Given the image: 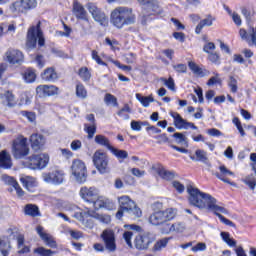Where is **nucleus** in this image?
I'll use <instances>...</instances> for the list:
<instances>
[{
  "mask_svg": "<svg viewBox=\"0 0 256 256\" xmlns=\"http://www.w3.org/2000/svg\"><path fill=\"white\" fill-rule=\"evenodd\" d=\"M187 193L189 194V203L198 209H207L216 214L218 211L223 215H229V210L219 205V202L209 193L202 192L198 188L193 186L187 187Z\"/></svg>",
  "mask_w": 256,
  "mask_h": 256,
  "instance_id": "f257e3e1",
  "label": "nucleus"
},
{
  "mask_svg": "<svg viewBox=\"0 0 256 256\" xmlns=\"http://www.w3.org/2000/svg\"><path fill=\"white\" fill-rule=\"evenodd\" d=\"M136 19L133 8L127 6H118L110 14V23L116 29H123L126 25H133Z\"/></svg>",
  "mask_w": 256,
  "mask_h": 256,
  "instance_id": "f03ea898",
  "label": "nucleus"
},
{
  "mask_svg": "<svg viewBox=\"0 0 256 256\" xmlns=\"http://www.w3.org/2000/svg\"><path fill=\"white\" fill-rule=\"evenodd\" d=\"M37 39L39 47L45 45V37H43V31H41V22H38L37 26H31L27 32L26 48L35 49L37 47Z\"/></svg>",
  "mask_w": 256,
  "mask_h": 256,
  "instance_id": "7ed1b4c3",
  "label": "nucleus"
},
{
  "mask_svg": "<svg viewBox=\"0 0 256 256\" xmlns=\"http://www.w3.org/2000/svg\"><path fill=\"white\" fill-rule=\"evenodd\" d=\"M177 217V209L167 208L165 210H158L152 213L149 217V223L151 225H163L168 221H173Z\"/></svg>",
  "mask_w": 256,
  "mask_h": 256,
  "instance_id": "20e7f679",
  "label": "nucleus"
},
{
  "mask_svg": "<svg viewBox=\"0 0 256 256\" xmlns=\"http://www.w3.org/2000/svg\"><path fill=\"white\" fill-rule=\"evenodd\" d=\"M49 164V154L32 155L22 161L27 169H45Z\"/></svg>",
  "mask_w": 256,
  "mask_h": 256,
  "instance_id": "39448f33",
  "label": "nucleus"
},
{
  "mask_svg": "<svg viewBox=\"0 0 256 256\" xmlns=\"http://www.w3.org/2000/svg\"><path fill=\"white\" fill-rule=\"evenodd\" d=\"M118 203L120 209H123V211H126V213L134 218H139L141 217V215H143V212H141V208L137 207L135 201H133L131 197L127 195L118 197Z\"/></svg>",
  "mask_w": 256,
  "mask_h": 256,
  "instance_id": "423d86ee",
  "label": "nucleus"
},
{
  "mask_svg": "<svg viewBox=\"0 0 256 256\" xmlns=\"http://www.w3.org/2000/svg\"><path fill=\"white\" fill-rule=\"evenodd\" d=\"M12 155L15 159H23L29 155V146L27 145V138L20 135L14 139L12 144Z\"/></svg>",
  "mask_w": 256,
  "mask_h": 256,
  "instance_id": "0eeeda50",
  "label": "nucleus"
},
{
  "mask_svg": "<svg viewBox=\"0 0 256 256\" xmlns=\"http://www.w3.org/2000/svg\"><path fill=\"white\" fill-rule=\"evenodd\" d=\"M71 173L77 183H85L87 181V166H85V162L79 159L73 160Z\"/></svg>",
  "mask_w": 256,
  "mask_h": 256,
  "instance_id": "6e6552de",
  "label": "nucleus"
},
{
  "mask_svg": "<svg viewBox=\"0 0 256 256\" xmlns=\"http://www.w3.org/2000/svg\"><path fill=\"white\" fill-rule=\"evenodd\" d=\"M86 8L96 23H99L102 27H107L109 25V17H107V14H105L103 10L97 7V4L89 2L86 4Z\"/></svg>",
  "mask_w": 256,
  "mask_h": 256,
  "instance_id": "1a4fd4ad",
  "label": "nucleus"
},
{
  "mask_svg": "<svg viewBox=\"0 0 256 256\" xmlns=\"http://www.w3.org/2000/svg\"><path fill=\"white\" fill-rule=\"evenodd\" d=\"M93 163L102 175L109 173V157H107V153L101 150L96 151L93 155Z\"/></svg>",
  "mask_w": 256,
  "mask_h": 256,
  "instance_id": "9d476101",
  "label": "nucleus"
},
{
  "mask_svg": "<svg viewBox=\"0 0 256 256\" xmlns=\"http://www.w3.org/2000/svg\"><path fill=\"white\" fill-rule=\"evenodd\" d=\"M100 237L107 251H110V253L117 251L115 231H113L112 229H105L102 231Z\"/></svg>",
  "mask_w": 256,
  "mask_h": 256,
  "instance_id": "9b49d317",
  "label": "nucleus"
},
{
  "mask_svg": "<svg viewBox=\"0 0 256 256\" xmlns=\"http://www.w3.org/2000/svg\"><path fill=\"white\" fill-rule=\"evenodd\" d=\"M140 5H143L144 8L141 12V17L145 21H147V17H151V15H157L159 13V6L155 0H138Z\"/></svg>",
  "mask_w": 256,
  "mask_h": 256,
  "instance_id": "f8f14e48",
  "label": "nucleus"
},
{
  "mask_svg": "<svg viewBox=\"0 0 256 256\" xmlns=\"http://www.w3.org/2000/svg\"><path fill=\"white\" fill-rule=\"evenodd\" d=\"M42 179L45 183L52 185H61L65 181V172L62 170H54L52 172H45L42 174Z\"/></svg>",
  "mask_w": 256,
  "mask_h": 256,
  "instance_id": "ddd939ff",
  "label": "nucleus"
},
{
  "mask_svg": "<svg viewBox=\"0 0 256 256\" xmlns=\"http://www.w3.org/2000/svg\"><path fill=\"white\" fill-rule=\"evenodd\" d=\"M37 7V0H21L16 1L10 6L12 13H25L28 9H35Z\"/></svg>",
  "mask_w": 256,
  "mask_h": 256,
  "instance_id": "4468645a",
  "label": "nucleus"
},
{
  "mask_svg": "<svg viewBox=\"0 0 256 256\" xmlns=\"http://www.w3.org/2000/svg\"><path fill=\"white\" fill-rule=\"evenodd\" d=\"M80 197L86 203H91L95 207V202L99 199V190L95 187L84 186L80 189Z\"/></svg>",
  "mask_w": 256,
  "mask_h": 256,
  "instance_id": "2eb2a0df",
  "label": "nucleus"
},
{
  "mask_svg": "<svg viewBox=\"0 0 256 256\" xmlns=\"http://www.w3.org/2000/svg\"><path fill=\"white\" fill-rule=\"evenodd\" d=\"M5 60L10 65H22L23 61H25V56L19 50L10 49L5 53Z\"/></svg>",
  "mask_w": 256,
  "mask_h": 256,
  "instance_id": "dca6fc26",
  "label": "nucleus"
},
{
  "mask_svg": "<svg viewBox=\"0 0 256 256\" xmlns=\"http://www.w3.org/2000/svg\"><path fill=\"white\" fill-rule=\"evenodd\" d=\"M171 117L174 119V125L177 129H193L197 131V126L193 122H188L187 120L181 117V114L177 112H172Z\"/></svg>",
  "mask_w": 256,
  "mask_h": 256,
  "instance_id": "f3484780",
  "label": "nucleus"
},
{
  "mask_svg": "<svg viewBox=\"0 0 256 256\" xmlns=\"http://www.w3.org/2000/svg\"><path fill=\"white\" fill-rule=\"evenodd\" d=\"M72 13L76 19L80 21H89V14L87 13V10H85V6L77 0L72 4Z\"/></svg>",
  "mask_w": 256,
  "mask_h": 256,
  "instance_id": "a211bd4d",
  "label": "nucleus"
},
{
  "mask_svg": "<svg viewBox=\"0 0 256 256\" xmlns=\"http://www.w3.org/2000/svg\"><path fill=\"white\" fill-rule=\"evenodd\" d=\"M59 93V88L55 85H39L36 87L38 97H53Z\"/></svg>",
  "mask_w": 256,
  "mask_h": 256,
  "instance_id": "6ab92c4d",
  "label": "nucleus"
},
{
  "mask_svg": "<svg viewBox=\"0 0 256 256\" xmlns=\"http://www.w3.org/2000/svg\"><path fill=\"white\" fill-rule=\"evenodd\" d=\"M94 209H106L107 211H113V209H115V202L105 196H98V199L94 204Z\"/></svg>",
  "mask_w": 256,
  "mask_h": 256,
  "instance_id": "aec40b11",
  "label": "nucleus"
},
{
  "mask_svg": "<svg viewBox=\"0 0 256 256\" xmlns=\"http://www.w3.org/2000/svg\"><path fill=\"white\" fill-rule=\"evenodd\" d=\"M219 171L220 172L215 173L217 179H220V181H223L224 183H228V185H235L228 178L235 177V173L233 171L229 170L225 165L219 166Z\"/></svg>",
  "mask_w": 256,
  "mask_h": 256,
  "instance_id": "412c9836",
  "label": "nucleus"
},
{
  "mask_svg": "<svg viewBox=\"0 0 256 256\" xmlns=\"http://www.w3.org/2000/svg\"><path fill=\"white\" fill-rule=\"evenodd\" d=\"M29 141H30L31 147L34 151H41V149H43V147L45 146V143H46L45 136H43L42 134H39V133L32 134L30 136Z\"/></svg>",
  "mask_w": 256,
  "mask_h": 256,
  "instance_id": "4be33fe9",
  "label": "nucleus"
},
{
  "mask_svg": "<svg viewBox=\"0 0 256 256\" xmlns=\"http://www.w3.org/2000/svg\"><path fill=\"white\" fill-rule=\"evenodd\" d=\"M36 231H37L38 235L41 237L42 241H44V243L48 247H51L52 249H56L57 242H55V240L53 239V236H51V235L45 233V231H43L42 226H38L36 228Z\"/></svg>",
  "mask_w": 256,
  "mask_h": 256,
  "instance_id": "5701e85b",
  "label": "nucleus"
},
{
  "mask_svg": "<svg viewBox=\"0 0 256 256\" xmlns=\"http://www.w3.org/2000/svg\"><path fill=\"white\" fill-rule=\"evenodd\" d=\"M151 243V238L148 235H138L134 240V245L136 249L143 251L149 247Z\"/></svg>",
  "mask_w": 256,
  "mask_h": 256,
  "instance_id": "b1692460",
  "label": "nucleus"
},
{
  "mask_svg": "<svg viewBox=\"0 0 256 256\" xmlns=\"http://www.w3.org/2000/svg\"><path fill=\"white\" fill-rule=\"evenodd\" d=\"M13 162L11 161V154L5 150L0 152V169H11Z\"/></svg>",
  "mask_w": 256,
  "mask_h": 256,
  "instance_id": "393cba45",
  "label": "nucleus"
},
{
  "mask_svg": "<svg viewBox=\"0 0 256 256\" xmlns=\"http://www.w3.org/2000/svg\"><path fill=\"white\" fill-rule=\"evenodd\" d=\"M20 181L27 191L33 192L37 187V180L31 176H24L20 178Z\"/></svg>",
  "mask_w": 256,
  "mask_h": 256,
  "instance_id": "a878e982",
  "label": "nucleus"
},
{
  "mask_svg": "<svg viewBox=\"0 0 256 256\" xmlns=\"http://www.w3.org/2000/svg\"><path fill=\"white\" fill-rule=\"evenodd\" d=\"M41 77L43 81H49L50 83H53V81H57L58 75L55 71V68L50 67L44 70V72L41 74Z\"/></svg>",
  "mask_w": 256,
  "mask_h": 256,
  "instance_id": "bb28decb",
  "label": "nucleus"
},
{
  "mask_svg": "<svg viewBox=\"0 0 256 256\" xmlns=\"http://www.w3.org/2000/svg\"><path fill=\"white\" fill-rule=\"evenodd\" d=\"M188 67L197 77H207L209 75V70L199 67L195 62H189Z\"/></svg>",
  "mask_w": 256,
  "mask_h": 256,
  "instance_id": "cd10ccee",
  "label": "nucleus"
},
{
  "mask_svg": "<svg viewBox=\"0 0 256 256\" xmlns=\"http://www.w3.org/2000/svg\"><path fill=\"white\" fill-rule=\"evenodd\" d=\"M156 173H158V175L162 178L165 179L166 181H171V179H175V173L166 170L165 167H163L162 165H158L155 168Z\"/></svg>",
  "mask_w": 256,
  "mask_h": 256,
  "instance_id": "c85d7f7f",
  "label": "nucleus"
},
{
  "mask_svg": "<svg viewBox=\"0 0 256 256\" xmlns=\"http://www.w3.org/2000/svg\"><path fill=\"white\" fill-rule=\"evenodd\" d=\"M213 21H215V18H213V16H208L206 19H203L196 26L195 33L199 35L203 30V27H211V25H213Z\"/></svg>",
  "mask_w": 256,
  "mask_h": 256,
  "instance_id": "c756f323",
  "label": "nucleus"
},
{
  "mask_svg": "<svg viewBox=\"0 0 256 256\" xmlns=\"http://www.w3.org/2000/svg\"><path fill=\"white\" fill-rule=\"evenodd\" d=\"M24 213L29 217H39V215H41L39 212V207L35 204H27L24 207Z\"/></svg>",
  "mask_w": 256,
  "mask_h": 256,
  "instance_id": "7c9ffc66",
  "label": "nucleus"
},
{
  "mask_svg": "<svg viewBox=\"0 0 256 256\" xmlns=\"http://www.w3.org/2000/svg\"><path fill=\"white\" fill-rule=\"evenodd\" d=\"M0 253L2 256H9V253H11V242L1 237H0Z\"/></svg>",
  "mask_w": 256,
  "mask_h": 256,
  "instance_id": "2f4dec72",
  "label": "nucleus"
},
{
  "mask_svg": "<svg viewBox=\"0 0 256 256\" xmlns=\"http://www.w3.org/2000/svg\"><path fill=\"white\" fill-rule=\"evenodd\" d=\"M3 105L6 107H15L17 101L15 100V95L12 92H6L3 96Z\"/></svg>",
  "mask_w": 256,
  "mask_h": 256,
  "instance_id": "473e14b6",
  "label": "nucleus"
},
{
  "mask_svg": "<svg viewBox=\"0 0 256 256\" xmlns=\"http://www.w3.org/2000/svg\"><path fill=\"white\" fill-rule=\"evenodd\" d=\"M136 99L141 103L142 107H149L151 103L155 102V99L153 98V94H150L149 96H143L137 93Z\"/></svg>",
  "mask_w": 256,
  "mask_h": 256,
  "instance_id": "72a5a7b5",
  "label": "nucleus"
},
{
  "mask_svg": "<svg viewBox=\"0 0 256 256\" xmlns=\"http://www.w3.org/2000/svg\"><path fill=\"white\" fill-rule=\"evenodd\" d=\"M94 141L97 145H101L102 147H107L109 151L113 147L111 146V142L109 141V138L101 134L96 135Z\"/></svg>",
  "mask_w": 256,
  "mask_h": 256,
  "instance_id": "f704fd0d",
  "label": "nucleus"
},
{
  "mask_svg": "<svg viewBox=\"0 0 256 256\" xmlns=\"http://www.w3.org/2000/svg\"><path fill=\"white\" fill-rule=\"evenodd\" d=\"M220 237L228 247H237V240L233 239L229 232H221Z\"/></svg>",
  "mask_w": 256,
  "mask_h": 256,
  "instance_id": "c9c22d12",
  "label": "nucleus"
},
{
  "mask_svg": "<svg viewBox=\"0 0 256 256\" xmlns=\"http://www.w3.org/2000/svg\"><path fill=\"white\" fill-rule=\"evenodd\" d=\"M22 77H23L25 83H35V80L37 79V74L35 73V70L27 69L22 74Z\"/></svg>",
  "mask_w": 256,
  "mask_h": 256,
  "instance_id": "e433bc0d",
  "label": "nucleus"
},
{
  "mask_svg": "<svg viewBox=\"0 0 256 256\" xmlns=\"http://www.w3.org/2000/svg\"><path fill=\"white\" fill-rule=\"evenodd\" d=\"M195 156H190V159H192V161H200L201 163H207V152H205V150H201L198 149L195 152Z\"/></svg>",
  "mask_w": 256,
  "mask_h": 256,
  "instance_id": "4c0bfd02",
  "label": "nucleus"
},
{
  "mask_svg": "<svg viewBox=\"0 0 256 256\" xmlns=\"http://www.w3.org/2000/svg\"><path fill=\"white\" fill-rule=\"evenodd\" d=\"M78 75L80 79L84 81V83L91 81V71H89V68L87 67L80 68L78 71Z\"/></svg>",
  "mask_w": 256,
  "mask_h": 256,
  "instance_id": "58836bf2",
  "label": "nucleus"
},
{
  "mask_svg": "<svg viewBox=\"0 0 256 256\" xmlns=\"http://www.w3.org/2000/svg\"><path fill=\"white\" fill-rule=\"evenodd\" d=\"M169 241H171V237L162 238L158 240L153 246V251H161L162 249H165Z\"/></svg>",
  "mask_w": 256,
  "mask_h": 256,
  "instance_id": "ea45409f",
  "label": "nucleus"
},
{
  "mask_svg": "<svg viewBox=\"0 0 256 256\" xmlns=\"http://www.w3.org/2000/svg\"><path fill=\"white\" fill-rule=\"evenodd\" d=\"M185 229H187V226L183 222H175L170 226L172 233H184Z\"/></svg>",
  "mask_w": 256,
  "mask_h": 256,
  "instance_id": "a19ab883",
  "label": "nucleus"
},
{
  "mask_svg": "<svg viewBox=\"0 0 256 256\" xmlns=\"http://www.w3.org/2000/svg\"><path fill=\"white\" fill-rule=\"evenodd\" d=\"M243 183H245V185H248V187L252 190L255 191V187H256V178L253 174H250L248 176H246L245 178L242 179Z\"/></svg>",
  "mask_w": 256,
  "mask_h": 256,
  "instance_id": "79ce46f5",
  "label": "nucleus"
},
{
  "mask_svg": "<svg viewBox=\"0 0 256 256\" xmlns=\"http://www.w3.org/2000/svg\"><path fill=\"white\" fill-rule=\"evenodd\" d=\"M110 151L117 157V159H127L129 157V153H127V151L117 149L113 146L110 148Z\"/></svg>",
  "mask_w": 256,
  "mask_h": 256,
  "instance_id": "37998d69",
  "label": "nucleus"
},
{
  "mask_svg": "<svg viewBox=\"0 0 256 256\" xmlns=\"http://www.w3.org/2000/svg\"><path fill=\"white\" fill-rule=\"evenodd\" d=\"M227 83L231 93H237L239 91L238 81L235 77L229 76Z\"/></svg>",
  "mask_w": 256,
  "mask_h": 256,
  "instance_id": "c03bdc74",
  "label": "nucleus"
},
{
  "mask_svg": "<svg viewBox=\"0 0 256 256\" xmlns=\"http://www.w3.org/2000/svg\"><path fill=\"white\" fill-rule=\"evenodd\" d=\"M76 96L80 99H87V89L82 83L76 85Z\"/></svg>",
  "mask_w": 256,
  "mask_h": 256,
  "instance_id": "a18cd8bd",
  "label": "nucleus"
},
{
  "mask_svg": "<svg viewBox=\"0 0 256 256\" xmlns=\"http://www.w3.org/2000/svg\"><path fill=\"white\" fill-rule=\"evenodd\" d=\"M104 103H106L107 105H112L113 107L119 106V103L117 102V97L109 93L105 94Z\"/></svg>",
  "mask_w": 256,
  "mask_h": 256,
  "instance_id": "49530a36",
  "label": "nucleus"
},
{
  "mask_svg": "<svg viewBox=\"0 0 256 256\" xmlns=\"http://www.w3.org/2000/svg\"><path fill=\"white\" fill-rule=\"evenodd\" d=\"M84 131H86V133L88 134V139H93V136L95 135V133H97V126L95 125V123H93L92 125L85 124Z\"/></svg>",
  "mask_w": 256,
  "mask_h": 256,
  "instance_id": "de8ad7c7",
  "label": "nucleus"
},
{
  "mask_svg": "<svg viewBox=\"0 0 256 256\" xmlns=\"http://www.w3.org/2000/svg\"><path fill=\"white\" fill-rule=\"evenodd\" d=\"M34 253H37L40 256H51L55 255V251H52L51 249H47L45 247H38L34 250Z\"/></svg>",
  "mask_w": 256,
  "mask_h": 256,
  "instance_id": "09e8293b",
  "label": "nucleus"
},
{
  "mask_svg": "<svg viewBox=\"0 0 256 256\" xmlns=\"http://www.w3.org/2000/svg\"><path fill=\"white\" fill-rule=\"evenodd\" d=\"M173 137L178 145H187V137L183 133L176 132L173 134Z\"/></svg>",
  "mask_w": 256,
  "mask_h": 256,
  "instance_id": "8fccbe9b",
  "label": "nucleus"
},
{
  "mask_svg": "<svg viewBox=\"0 0 256 256\" xmlns=\"http://www.w3.org/2000/svg\"><path fill=\"white\" fill-rule=\"evenodd\" d=\"M160 81L168 88L170 91H175V80L172 77L160 78Z\"/></svg>",
  "mask_w": 256,
  "mask_h": 256,
  "instance_id": "3c124183",
  "label": "nucleus"
},
{
  "mask_svg": "<svg viewBox=\"0 0 256 256\" xmlns=\"http://www.w3.org/2000/svg\"><path fill=\"white\" fill-rule=\"evenodd\" d=\"M221 211L216 212V214H214L216 217H218L221 221V223H223L224 225H227L228 227H235V223H233V221L225 218V216L221 215Z\"/></svg>",
  "mask_w": 256,
  "mask_h": 256,
  "instance_id": "603ef678",
  "label": "nucleus"
},
{
  "mask_svg": "<svg viewBox=\"0 0 256 256\" xmlns=\"http://www.w3.org/2000/svg\"><path fill=\"white\" fill-rule=\"evenodd\" d=\"M1 181H3V183H5V185H11L12 187H14V185H17V180H15V178H13L7 174H3L1 176Z\"/></svg>",
  "mask_w": 256,
  "mask_h": 256,
  "instance_id": "864d4df0",
  "label": "nucleus"
},
{
  "mask_svg": "<svg viewBox=\"0 0 256 256\" xmlns=\"http://www.w3.org/2000/svg\"><path fill=\"white\" fill-rule=\"evenodd\" d=\"M123 239L125 240L126 245H128L130 249H133V243L131 242V240L133 239V232L131 231L124 232Z\"/></svg>",
  "mask_w": 256,
  "mask_h": 256,
  "instance_id": "5fc2aeb1",
  "label": "nucleus"
},
{
  "mask_svg": "<svg viewBox=\"0 0 256 256\" xmlns=\"http://www.w3.org/2000/svg\"><path fill=\"white\" fill-rule=\"evenodd\" d=\"M94 218L100 221V223H105L106 225L111 223V216L109 215L96 214Z\"/></svg>",
  "mask_w": 256,
  "mask_h": 256,
  "instance_id": "6e6d98bb",
  "label": "nucleus"
},
{
  "mask_svg": "<svg viewBox=\"0 0 256 256\" xmlns=\"http://www.w3.org/2000/svg\"><path fill=\"white\" fill-rule=\"evenodd\" d=\"M207 249V244L203 243V242H199L198 244H196L195 246L192 247V251L194 253H197L198 251H205Z\"/></svg>",
  "mask_w": 256,
  "mask_h": 256,
  "instance_id": "4d7b16f0",
  "label": "nucleus"
},
{
  "mask_svg": "<svg viewBox=\"0 0 256 256\" xmlns=\"http://www.w3.org/2000/svg\"><path fill=\"white\" fill-rule=\"evenodd\" d=\"M92 59L94 61H96V63L98 65H104V66L107 65V63H105V62H103V60H101V57L99 56V53L96 50L92 51Z\"/></svg>",
  "mask_w": 256,
  "mask_h": 256,
  "instance_id": "13d9d810",
  "label": "nucleus"
},
{
  "mask_svg": "<svg viewBox=\"0 0 256 256\" xmlns=\"http://www.w3.org/2000/svg\"><path fill=\"white\" fill-rule=\"evenodd\" d=\"M172 187H174V189H176V191H178V193H183L185 191V185H183L179 181H173Z\"/></svg>",
  "mask_w": 256,
  "mask_h": 256,
  "instance_id": "bf43d9fd",
  "label": "nucleus"
},
{
  "mask_svg": "<svg viewBox=\"0 0 256 256\" xmlns=\"http://www.w3.org/2000/svg\"><path fill=\"white\" fill-rule=\"evenodd\" d=\"M203 51L205 53H208V55L211 54L212 51H215V43L213 42L206 43L203 47Z\"/></svg>",
  "mask_w": 256,
  "mask_h": 256,
  "instance_id": "052dcab7",
  "label": "nucleus"
},
{
  "mask_svg": "<svg viewBox=\"0 0 256 256\" xmlns=\"http://www.w3.org/2000/svg\"><path fill=\"white\" fill-rule=\"evenodd\" d=\"M35 63L39 69H43L45 67V59L43 58V55H37L35 57Z\"/></svg>",
  "mask_w": 256,
  "mask_h": 256,
  "instance_id": "680f3d73",
  "label": "nucleus"
},
{
  "mask_svg": "<svg viewBox=\"0 0 256 256\" xmlns=\"http://www.w3.org/2000/svg\"><path fill=\"white\" fill-rule=\"evenodd\" d=\"M70 147L72 151H79V149L83 147V144L81 143V140H74L71 142Z\"/></svg>",
  "mask_w": 256,
  "mask_h": 256,
  "instance_id": "e2e57ef3",
  "label": "nucleus"
},
{
  "mask_svg": "<svg viewBox=\"0 0 256 256\" xmlns=\"http://www.w3.org/2000/svg\"><path fill=\"white\" fill-rule=\"evenodd\" d=\"M217 83H221V78L219 77V74H216V76L211 77V78L208 80L207 85H208L209 87H211V86H213V85H215V84H217Z\"/></svg>",
  "mask_w": 256,
  "mask_h": 256,
  "instance_id": "0e129e2a",
  "label": "nucleus"
},
{
  "mask_svg": "<svg viewBox=\"0 0 256 256\" xmlns=\"http://www.w3.org/2000/svg\"><path fill=\"white\" fill-rule=\"evenodd\" d=\"M173 69H175L177 73H187V65L185 64L174 65Z\"/></svg>",
  "mask_w": 256,
  "mask_h": 256,
  "instance_id": "69168bd1",
  "label": "nucleus"
},
{
  "mask_svg": "<svg viewBox=\"0 0 256 256\" xmlns=\"http://www.w3.org/2000/svg\"><path fill=\"white\" fill-rule=\"evenodd\" d=\"M173 37L174 39H176V41H180V43H185V34L183 32H174Z\"/></svg>",
  "mask_w": 256,
  "mask_h": 256,
  "instance_id": "338daca9",
  "label": "nucleus"
},
{
  "mask_svg": "<svg viewBox=\"0 0 256 256\" xmlns=\"http://www.w3.org/2000/svg\"><path fill=\"white\" fill-rule=\"evenodd\" d=\"M141 125H143L142 122L133 120L131 122V129H132V131H141Z\"/></svg>",
  "mask_w": 256,
  "mask_h": 256,
  "instance_id": "774afa93",
  "label": "nucleus"
}]
</instances>
